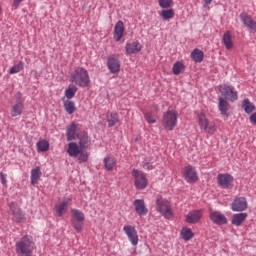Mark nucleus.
Wrapping results in <instances>:
<instances>
[{"instance_id": "16", "label": "nucleus", "mask_w": 256, "mask_h": 256, "mask_svg": "<svg viewBox=\"0 0 256 256\" xmlns=\"http://www.w3.org/2000/svg\"><path fill=\"white\" fill-rule=\"evenodd\" d=\"M233 177L231 174H218L217 183L223 189H231V185H233Z\"/></svg>"}, {"instance_id": "38", "label": "nucleus", "mask_w": 256, "mask_h": 256, "mask_svg": "<svg viewBox=\"0 0 256 256\" xmlns=\"http://www.w3.org/2000/svg\"><path fill=\"white\" fill-rule=\"evenodd\" d=\"M24 67H25V64L23 62H19L18 64L14 65L10 69L9 73H10V75H15V73H21V71H23Z\"/></svg>"}, {"instance_id": "2", "label": "nucleus", "mask_w": 256, "mask_h": 256, "mask_svg": "<svg viewBox=\"0 0 256 256\" xmlns=\"http://www.w3.org/2000/svg\"><path fill=\"white\" fill-rule=\"evenodd\" d=\"M16 253L20 256H33V250L35 249V242L30 235L23 236L15 244Z\"/></svg>"}, {"instance_id": "37", "label": "nucleus", "mask_w": 256, "mask_h": 256, "mask_svg": "<svg viewBox=\"0 0 256 256\" xmlns=\"http://www.w3.org/2000/svg\"><path fill=\"white\" fill-rule=\"evenodd\" d=\"M37 149L40 153H45L46 151H49V141L47 140H40L37 143Z\"/></svg>"}, {"instance_id": "28", "label": "nucleus", "mask_w": 256, "mask_h": 256, "mask_svg": "<svg viewBox=\"0 0 256 256\" xmlns=\"http://www.w3.org/2000/svg\"><path fill=\"white\" fill-rule=\"evenodd\" d=\"M108 127H115L119 123V114L117 112H110L107 116Z\"/></svg>"}, {"instance_id": "13", "label": "nucleus", "mask_w": 256, "mask_h": 256, "mask_svg": "<svg viewBox=\"0 0 256 256\" xmlns=\"http://www.w3.org/2000/svg\"><path fill=\"white\" fill-rule=\"evenodd\" d=\"M248 207L249 203L247 202V198L245 197H236L231 204L232 211L236 212L247 211Z\"/></svg>"}, {"instance_id": "44", "label": "nucleus", "mask_w": 256, "mask_h": 256, "mask_svg": "<svg viewBox=\"0 0 256 256\" xmlns=\"http://www.w3.org/2000/svg\"><path fill=\"white\" fill-rule=\"evenodd\" d=\"M143 169H146V171H151V169H153V165H151V163H145L143 164Z\"/></svg>"}, {"instance_id": "14", "label": "nucleus", "mask_w": 256, "mask_h": 256, "mask_svg": "<svg viewBox=\"0 0 256 256\" xmlns=\"http://www.w3.org/2000/svg\"><path fill=\"white\" fill-rule=\"evenodd\" d=\"M203 219V209L192 210L186 215L185 221L190 225H197Z\"/></svg>"}, {"instance_id": "12", "label": "nucleus", "mask_w": 256, "mask_h": 256, "mask_svg": "<svg viewBox=\"0 0 256 256\" xmlns=\"http://www.w3.org/2000/svg\"><path fill=\"white\" fill-rule=\"evenodd\" d=\"M183 177L187 183H196V181H199V176L197 175V170H195V167L188 165L185 166L183 169Z\"/></svg>"}, {"instance_id": "36", "label": "nucleus", "mask_w": 256, "mask_h": 256, "mask_svg": "<svg viewBox=\"0 0 256 256\" xmlns=\"http://www.w3.org/2000/svg\"><path fill=\"white\" fill-rule=\"evenodd\" d=\"M159 14L160 17L164 19V21L173 19V17H175V11L173 9L162 10Z\"/></svg>"}, {"instance_id": "42", "label": "nucleus", "mask_w": 256, "mask_h": 256, "mask_svg": "<svg viewBox=\"0 0 256 256\" xmlns=\"http://www.w3.org/2000/svg\"><path fill=\"white\" fill-rule=\"evenodd\" d=\"M145 119H146L147 123H156L157 122V120H155V116L151 113H146Z\"/></svg>"}, {"instance_id": "40", "label": "nucleus", "mask_w": 256, "mask_h": 256, "mask_svg": "<svg viewBox=\"0 0 256 256\" xmlns=\"http://www.w3.org/2000/svg\"><path fill=\"white\" fill-rule=\"evenodd\" d=\"M158 3L162 9H169V7H173V0H158Z\"/></svg>"}, {"instance_id": "46", "label": "nucleus", "mask_w": 256, "mask_h": 256, "mask_svg": "<svg viewBox=\"0 0 256 256\" xmlns=\"http://www.w3.org/2000/svg\"><path fill=\"white\" fill-rule=\"evenodd\" d=\"M205 5H211L213 3V0H203Z\"/></svg>"}, {"instance_id": "23", "label": "nucleus", "mask_w": 256, "mask_h": 256, "mask_svg": "<svg viewBox=\"0 0 256 256\" xmlns=\"http://www.w3.org/2000/svg\"><path fill=\"white\" fill-rule=\"evenodd\" d=\"M134 207H135V211L138 215L143 216V215H147L148 211L147 207L145 206V201L141 200V199H137L134 201Z\"/></svg>"}, {"instance_id": "30", "label": "nucleus", "mask_w": 256, "mask_h": 256, "mask_svg": "<svg viewBox=\"0 0 256 256\" xmlns=\"http://www.w3.org/2000/svg\"><path fill=\"white\" fill-rule=\"evenodd\" d=\"M242 109H244L245 113L249 115L255 111V104L251 103V101H249V98H246L242 102Z\"/></svg>"}, {"instance_id": "26", "label": "nucleus", "mask_w": 256, "mask_h": 256, "mask_svg": "<svg viewBox=\"0 0 256 256\" xmlns=\"http://www.w3.org/2000/svg\"><path fill=\"white\" fill-rule=\"evenodd\" d=\"M248 214L247 213H238L234 214L232 216V225H235L236 227H240V225H243V222L247 219Z\"/></svg>"}, {"instance_id": "8", "label": "nucleus", "mask_w": 256, "mask_h": 256, "mask_svg": "<svg viewBox=\"0 0 256 256\" xmlns=\"http://www.w3.org/2000/svg\"><path fill=\"white\" fill-rule=\"evenodd\" d=\"M16 99V103L12 104L10 108L11 117H19L23 115V111L25 110V99H23L21 92L16 94Z\"/></svg>"}, {"instance_id": "41", "label": "nucleus", "mask_w": 256, "mask_h": 256, "mask_svg": "<svg viewBox=\"0 0 256 256\" xmlns=\"http://www.w3.org/2000/svg\"><path fill=\"white\" fill-rule=\"evenodd\" d=\"M72 225L77 233H81V231H83V222L73 220Z\"/></svg>"}, {"instance_id": "7", "label": "nucleus", "mask_w": 256, "mask_h": 256, "mask_svg": "<svg viewBox=\"0 0 256 256\" xmlns=\"http://www.w3.org/2000/svg\"><path fill=\"white\" fill-rule=\"evenodd\" d=\"M132 177L134 179V186L139 191H142L143 189H147V185H149V180H147V176L143 171L138 169L132 170Z\"/></svg>"}, {"instance_id": "5", "label": "nucleus", "mask_w": 256, "mask_h": 256, "mask_svg": "<svg viewBox=\"0 0 256 256\" xmlns=\"http://www.w3.org/2000/svg\"><path fill=\"white\" fill-rule=\"evenodd\" d=\"M156 211L165 219H171L173 217V208H171V202L163 197L156 199Z\"/></svg>"}, {"instance_id": "10", "label": "nucleus", "mask_w": 256, "mask_h": 256, "mask_svg": "<svg viewBox=\"0 0 256 256\" xmlns=\"http://www.w3.org/2000/svg\"><path fill=\"white\" fill-rule=\"evenodd\" d=\"M123 231L125 235H127L131 245H133L134 247H137V245H139V234L137 233V229H135L134 226L125 225L123 227Z\"/></svg>"}, {"instance_id": "15", "label": "nucleus", "mask_w": 256, "mask_h": 256, "mask_svg": "<svg viewBox=\"0 0 256 256\" xmlns=\"http://www.w3.org/2000/svg\"><path fill=\"white\" fill-rule=\"evenodd\" d=\"M209 218L214 225H227V217L219 211L210 210Z\"/></svg>"}, {"instance_id": "32", "label": "nucleus", "mask_w": 256, "mask_h": 256, "mask_svg": "<svg viewBox=\"0 0 256 256\" xmlns=\"http://www.w3.org/2000/svg\"><path fill=\"white\" fill-rule=\"evenodd\" d=\"M181 237L184 241H191V239L195 237V233H193V230H191V228H182Z\"/></svg>"}, {"instance_id": "35", "label": "nucleus", "mask_w": 256, "mask_h": 256, "mask_svg": "<svg viewBox=\"0 0 256 256\" xmlns=\"http://www.w3.org/2000/svg\"><path fill=\"white\" fill-rule=\"evenodd\" d=\"M172 71L174 75H181V73L185 71V64H183L181 61L174 63Z\"/></svg>"}, {"instance_id": "19", "label": "nucleus", "mask_w": 256, "mask_h": 256, "mask_svg": "<svg viewBox=\"0 0 256 256\" xmlns=\"http://www.w3.org/2000/svg\"><path fill=\"white\" fill-rule=\"evenodd\" d=\"M81 132L79 124L71 123L66 131L67 141H75Z\"/></svg>"}, {"instance_id": "29", "label": "nucleus", "mask_w": 256, "mask_h": 256, "mask_svg": "<svg viewBox=\"0 0 256 256\" xmlns=\"http://www.w3.org/2000/svg\"><path fill=\"white\" fill-rule=\"evenodd\" d=\"M63 105L66 113L68 115H73L75 111H77V107L75 106V102L71 100H63Z\"/></svg>"}, {"instance_id": "45", "label": "nucleus", "mask_w": 256, "mask_h": 256, "mask_svg": "<svg viewBox=\"0 0 256 256\" xmlns=\"http://www.w3.org/2000/svg\"><path fill=\"white\" fill-rule=\"evenodd\" d=\"M23 1H25V0H14L13 6L17 9V7H19V5H21V3H23Z\"/></svg>"}, {"instance_id": "33", "label": "nucleus", "mask_w": 256, "mask_h": 256, "mask_svg": "<svg viewBox=\"0 0 256 256\" xmlns=\"http://www.w3.org/2000/svg\"><path fill=\"white\" fill-rule=\"evenodd\" d=\"M117 164V161L113 157L104 158V167L106 171H113V167Z\"/></svg>"}, {"instance_id": "17", "label": "nucleus", "mask_w": 256, "mask_h": 256, "mask_svg": "<svg viewBox=\"0 0 256 256\" xmlns=\"http://www.w3.org/2000/svg\"><path fill=\"white\" fill-rule=\"evenodd\" d=\"M107 67L110 73H119L121 71V61L115 55H110L107 60Z\"/></svg>"}, {"instance_id": "31", "label": "nucleus", "mask_w": 256, "mask_h": 256, "mask_svg": "<svg viewBox=\"0 0 256 256\" xmlns=\"http://www.w3.org/2000/svg\"><path fill=\"white\" fill-rule=\"evenodd\" d=\"M204 57H205V54L203 53V51L197 48L194 49L191 53V58L193 59V61H195V63H201Z\"/></svg>"}, {"instance_id": "11", "label": "nucleus", "mask_w": 256, "mask_h": 256, "mask_svg": "<svg viewBox=\"0 0 256 256\" xmlns=\"http://www.w3.org/2000/svg\"><path fill=\"white\" fill-rule=\"evenodd\" d=\"M10 215L14 223H22V221H25V215L17 203L12 202L10 204Z\"/></svg>"}, {"instance_id": "39", "label": "nucleus", "mask_w": 256, "mask_h": 256, "mask_svg": "<svg viewBox=\"0 0 256 256\" xmlns=\"http://www.w3.org/2000/svg\"><path fill=\"white\" fill-rule=\"evenodd\" d=\"M75 93H77L76 86H69V88L65 90V97L73 99V97H75Z\"/></svg>"}, {"instance_id": "21", "label": "nucleus", "mask_w": 256, "mask_h": 256, "mask_svg": "<svg viewBox=\"0 0 256 256\" xmlns=\"http://www.w3.org/2000/svg\"><path fill=\"white\" fill-rule=\"evenodd\" d=\"M218 101V109L221 115H224V117H229V109H231L229 102H227V100H225L223 97H220Z\"/></svg>"}, {"instance_id": "18", "label": "nucleus", "mask_w": 256, "mask_h": 256, "mask_svg": "<svg viewBox=\"0 0 256 256\" xmlns=\"http://www.w3.org/2000/svg\"><path fill=\"white\" fill-rule=\"evenodd\" d=\"M69 205H71V198H64L58 204L54 206V209L58 215V217H63L67 210L69 209Z\"/></svg>"}, {"instance_id": "25", "label": "nucleus", "mask_w": 256, "mask_h": 256, "mask_svg": "<svg viewBox=\"0 0 256 256\" xmlns=\"http://www.w3.org/2000/svg\"><path fill=\"white\" fill-rule=\"evenodd\" d=\"M41 175L43 173L41 172V167L37 166L31 170V176H30V181L32 185H37L39 181L41 180Z\"/></svg>"}, {"instance_id": "6", "label": "nucleus", "mask_w": 256, "mask_h": 256, "mask_svg": "<svg viewBox=\"0 0 256 256\" xmlns=\"http://www.w3.org/2000/svg\"><path fill=\"white\" fill-rule=\"evenodd\" d=\"M197 120H198L200 129H202L209 135H215V132L217 131V125H215V123L213 122L209 123V119H207L205 112L199 113L197 115Z\"/></svg>"}, {"instance_id": "9", "label": "nucleus", "mask_w": 256, "mask_h": 256, "mask_svg": "<svg viewBox=\"0 0 256 256\" xmlns=\"http://www.w3.org/2000/svg\"><path fill=\"white\" fill-rule=\"evenodd\" d=\"M219 91L228 101H237L238 99L237 91L233 86L222 84L219 86Z\"/></svg>"}, {"instance_id": "43", "label": "nucleus", "mask_w": 256, "mask_h": 256, "mask_svg": "<svg viewBox=\"0 0 256 256\" xmlns=\"http://www.w3.org/2000/svg\"><path fill=\"white\" fill-rule=\"evenodd\" d=\"M0 179H1L2 185H7V174L1 172L0 173Z\"/></svg>"}, {"instance_id": "3", "label": "nucleus", "mask_w": 256, "mask_h": 256, "mask_svg": "<svg viewBox=\"0 0 256 256\" xmlns=\"http://www.w3.org/2000/svg\"><path fill=\"white\" fill-rule=\"evenodd\" d=\"M69 81L78 85V87H87L91 83L89 72L83 67H77L70 75Z\"/></svg>"}, {"instance_id": "20", "label": "nucleus", "mask_w": 256, "mask_h": 256, "mask_svg": "<svg viewBox=\"0 0 256 256\" xmlns=\"http://www.w3.org/2000/svg\"><path fill=\"white\" fill-rule=\"evenodd\" d=\"M241 21L243 23V25H245V27H247L248 29H251V31H254L256 33V21L253 20V18H251V16L242 13L240 15Z\"/></svg>"}, {"instance_id": "4", "label": "nucleus", "mask_w": 256, "mask_h": 256, "mask_svg": "<svg viewBox=\"0 0 256 256\" xmlns=\"http://www.w3.org/2000/svg\"><path fill=\"white\" fill-rule=\"evenodd\" d=\"M179 112L177 110H167L162 118V125L166 131H173L177 127Z\"/></svg>"}, {"instance_id": "27", "label": "nucleus", "mask_w": 256, "mask_h": 256, "mask_svg": "<svg viewBox=\"0 0 256 256\" xmlns=\"http://www.w3.org/2000/svg\"><path fill=\"white\" fill-rule=\"evenodd\" d=\"M222 43L226 49H231L233 47V36L231 31H226L222 37Z\"/></svg>"}, {"instance_id": "22", "label": "nucleus", "mask_w": 256, "mask_h": 256, "mask_svg": "<svg viewBox=\"0 0 256 256\" xmlns=\"http://www.w3.org/2000/svg\"><path fill=\"white\" fill-rule=\"evenodd\" d=\"M123 33H125V25L123 21H118L114 27L115 41H121V39H123Z\"/></svg>"}, {"instance_id": "1", "label": "nucleus", "mask_w": 256, "mask_h": 256, "mask_svg": "<svg viewBox=\"0 0 256 256\" xmlns=\"http://www.w3.org/2000/svg\"><path fill=\"white\" fill-rule=\"evenodd\" d=\"M77 139H79V145L75 142H70L68 144L67 153L69 157H75L78 163H87V161H89V153L83 149H87L89 143H91L89 135H87V132L83 131L79 133Z\"/></svg>"}, {"instance_id": "34", "label": "nucleus", "mask_w": 256, "mask_h": 256, "mask_svg": "<svg viewBox=\"0 0 256 256\" xmlns=\"http://www.w3.org/2000/svg\"><path fill=\"white\" fill-rule=\"evenodd\" d=\"M71 213L74 221H78L79 223H83V221H85V214H83L81 210L72 209Z\"/></svg>"}, {"instance_id": "24", "label": "nucleus", "mask_w": 256, "mask_h": 256, "mask_svg": "<svg viewBox=\"0 0 256 256\" xmlns=\"http://www.w3.org/2000/svg\"><path fill=\"white\" fill-rule=\"evenodd\" d=\"M125 49L127 55H135L141 51V44L139 42L127 43Z\"/></svg>"}, {"instance_id": "47", "label": "nucleus", "mask_w": 256, "mask_h": 256, "mask_svg": "<svg viewBox=\"0 0 256 256\" xmlns=\"http://www.w3.org/2000/svg\"><path fill=\"white\" fill-rule=\"evenodd\" d=\"M0 13H1V7H0Z\"/></svg>"}]
</instances>
